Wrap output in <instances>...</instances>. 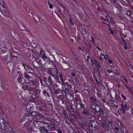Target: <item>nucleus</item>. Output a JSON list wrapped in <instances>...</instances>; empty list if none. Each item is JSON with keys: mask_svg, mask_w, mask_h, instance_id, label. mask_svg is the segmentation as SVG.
I'll list each match as a JSON object with an SVG mask.
<instances>
[{"mask_svg": "<svg viewBox=\"0 0 133 133\" xmlns=\"http://www.w3.org/2000/svg\"><path fill=\"white\" fill-rule=\"evenodd\" d=\"M28 84L30 86V87H29V86L26 84L22 86V88L24 90L34 91L35 88H37L39 84L38 80L34 79L28 82Z\"/></svg>", "mask_w": 133, "mask_h": 133, "instance_id": "f257e3e1", "label": "nucleus"}, {"mask_svg": "<svg viewBox=\"0 0 133 133\" xmlns=\"http://www.w3.org/2000/svg\"><path fill=\"white\" fill-rule=\"evenodd\" d=\"M18 26L19 28V29L21 31H28L27 29L26 28L24 24L22 23H20L18 24Z\"/></svg>", "mask_w": 133, "mask_h": 133, "instance_id": "f03ea898", "label": "nucleus"}, {"mask_svg": "<svg viewBox=\"0 0 133 133\" xmlns=\"http://www.w3.org/2000/svg\"><path fill=\"white\" fill-rule=\"evenodd\" d=\"M34 107L32 104H28L26 107V109L29 110V112L32 110Z\"/></svg>", "mask_w": 133, "mask_h": 133, "instance_id": "7ed1b4c3", "label": "nucleus"}, {"mask_svg": "<svg viewBox=\"0 0 133 133\" xmlns=\"http://www.w3.org/2000/svg\"><path fill=\"white\" fill-rule=\"evenodd\" d=\"M82 113L83 114L85 115L86 116H89L90 114V112L89 110L86 109L83 110Z\"/></svg>", "mask_w": 133, "mask_h": 133, "instance_id": "20e7f679", "label": "nucleus"}, {"mask_svg": "<svg viewBox=\"0 0 133 133\" xmlns=\"http://www.w3.org/2000/svg\"><path fill=\"white\" fill-rule=\"evenodd\" d=\"M10 54L12 57L16 58H17L19 56V54L15 51L11 52H10Z\"/></svg>", "mask_w": 133, "mask_h": 133, "instance_id": "39448f33", "label": "nucleus"}, {"mask_svg": "<svg viewBox=\"0 0 133 133\" xmlns=\"http://www.w3.org/2000/svg\"><path fill=\"white\" fill-rule=\"evenodd\" d=\"M38 113V112H37L36 111H32L29 112V111H28V114L29 115V116H32L33 117V119H34L36 115H37Z\"/></svg>", "mask_w": 133, "mask_h": 133, "instance_id": "423d86ee", "label": "nucleus"}, {"mask_svg": "<svg viewBox=\"0 0 133 133\" xmlns=\"http://www.w3.org/2000/svg\"><path fill=\"white\" fill-rule=\"evenodd\" d=\"M31 73L30 72H25L24 73V76L25 77L27 80L29 81V79L31 78V77L30 76L29 74V73Z\"/></svg>", "mask_w": 133, "mask_h": 133, "instance_id": "0eeeda50", "label": "nucleus"}, {"mask_svg": "<svg viewBox=\"0 0 133 133\" xmlns=\"http://www.w3.org/2000/svg\"><path fill=\"white\" fill-rule=\"evenodd\" d=\"M94 62L96 66L98 68V69L97 70V71H98L99 73L100 70L99 69L100 67L99 66V65L98 64V63L96 60H94Z\"/></svg>", "mask_w": 133, "mask_h": 133, "instance_id": "6e6552de", "label": "nucleus"}, {"mask_svg": "<svg viewBox=\"0 0 133 133\" xmlns=\"http://www.w3.org/2000/svg\"><path fill=\"white\" fill-rule=\"evenodd\" d=\"M23 77L22 76H20L18 77L17 78V82L18 83H21L22 85L23 84L24 82L22 80V78Z\"/></svg>", "mask_w": 133, "mask_h": 133, "instance_id": "1a4fd4ad", "label": "nucleus"}, {"mask_svg": "<svg viewBox=\"0 0 133 133\" xmlns=\"http://www.w3.org/2000/svg\"><path fill=\"white\" fill-rule=\"evenodd\" d=\"M2 14L4 16L6 17H10V16L8 15L7 13L4 11L3 10H0Z\"/></svg>", "mask_w": 133, "mask_h": 133, "instance_id": "9d476101", "label": "nucleus"}, {"mask_svg": "<svg viewBox=\"0 0 133 133\" xmlns=\"http://www.w3.org/2000/svg\"><path fill=\"white\" fill-rule=\"evenodd\" d=\"M6 50L7 49L5 47H2L0 48V53L1 54H3L6 51Z\"/></svg>", "mask_w": 133, "mask_h": 133, "instance_id": "9b49d317", "label": "nucleus"}, {"mask_svg": "<svg viewBox=\"0 0 133 133\" xmlns=\"http://www.w3.org/2000/svg\"><path fill=\"white\" fill-rule=\"evenodd\" d=\"M42 133H48V130L44 127H42L41 129Z\"/></svg>", "mask_w": 133, "mask_h": 133, "instance_id": "f8f14e48", "label": "nucleus"}, {"mask_svg": "<svg viewBox=\"0 0 133 133\" xmlns=\"http://www.w3.org/2000/svg\"><path fill=\"white\" fill-rule=\"evenodd\" d=\"M18 72H19L17 70H16L15 71H12V75L14 76L13 77H12L13 78H14V77H16L17 76V74H16V73H17Z\"/></svg>", "mask_w": 133, "mask_h": 133, "instance_id": "ddd939ff", "label": "nucleus"}, {"mask_svg": "<svg viewBox=\"0 0 133 133\" xmlns=\"http://www.w3.org/2000/svg\"><path fill=\"white\" fill-rule=\"evenodd\" d=\"M48 89H44L43 91V93L44 96H49V93L47 92Z\"/></svg>", "mask_w": 133, "mask_h": 133, "instance_id": "4468645a", "label": "nucleus"}, {"mask_svg": "<svg viewBox=\"0 0 133 133\" xmlns=\"http://www.w3.org/2000/svg\"><path fill=\"white\" fill-rule=\"evenodd\" d=\"M51 76H49L48 77V82L51 84L53 83V81L52 80V79Z\"/></svg>", "mask_w": 133, "mask_h": 133, "instance_id": "2eb2a0df", "label": "nucleus"}, {"mask_svg": "<svg viewBox=\"0 0 133 133\" xmlns=\"http://www.w3.org/2000/svg\"><path fill=\"white\" fill-rule=\"evenodd\" d=\"M124 107V108L127 111H128L129 110V109L128 107V104L127 102L125 103Z\"/></svg>", "mask_w": 133, "mask_h": 133, "instance_id": "dca6fc26", "label": "nucleus"}, {"mask_svg": "<svg viewBox=\"0 0 133 133\" xmlns=\"http://www.w3.org/2000/svg\"><path fill=\"white\" fill-rule=\"evenodd\" d=\"M98 113L99 112V115L101 117L104 116V113L102 109H100L97 112Z\"/></svg>", "mask_w": 133, "mask_h": 133, "instance_id": "f3484780", "label": "nucleus"}, {"mask_svg": "<svg viewBox=\"0 0 133 133\" xmlns=\"http://www.w3.org/2000/svg\"><path fill=\"white\" fill-rule=\"evenodd\" d=\"M48 73L50 76L53 77H55V75L52 72V70H49L48 71Z\"/></svg>", "mask_w": 133, "mask_h": 133, "instance_id": "a211bd4d", "label": "nucleus"}, {"mask_svg": "<svg viewBox=\"0 0 133 133\" xmlns=\"http://www.w3.org/2000/svg\"><path fill=\"white\" fill-rule=\"evenodd\" d=\"M106 122L104 120H103L101 123L102 127L103 128H104L106 126Z\"/></svg>", "mask_w": 133, "mask_h": 133, "instance_id": "6ab92c4d", "label": "nucleus"}, {"mask_svg": "<svg viewBox=\"0 0 133 133\" xmlns=\"http://www.w3.org/2000/svg\"><path fill=\"white\" fill-rule=\"evenodd\" d=\"M49 127L51 128H52V129H50V130H52V129L54 130L55 129V126L53 124L49 123L48 125Z\"/></svg>", "mask_w": 133, "mask_h": 133, "instance_id": "aec40b11", "label": "nucleus"}, {"mask_svg": "<svg viewBox=\"0 0 133 133\" xmlns=\"http://www.w3.org/2000/svg\"><path fill=\"white\" fill-rule=\"evenodd\" d=\"M39 113H38L37 115L35 117V119H36L37 120H39L41 118V116L39 115Z\"/></svg>", "mask_w": 133, "mask_h": 133, "instance_id": "412c9836", "label": "nucleus"}, {"mask_svg": "<svg viewBox=\"0 0 133 133\" xmlns=\"http://www.w3.org/2000/svg\"><path fill=\"white\" fill-rule=\"evenodd\" d=\"M79 106H80V108H79V109H84L85 108V106L83 104H82L81 103H79ZM77 106H78V105H77Z\"/></svg>", "mask_w": 133, "mask_h": 133, "instance_id": "4be33fe9", "label": "nucleus"}, {"mask_svg": "<svg viewBox=\"0 0 133 133\" xmlns=\"http://www.w3.org/2000/svg\"><path fill=\"white\" fill-rule=\"evenodd\" d=\"M8 55H7L6 56H4L3 57V60L4 61H6L8 60Z\"/></svg>", "mask_w": 133, "mask_h": 133, "instance_id": "5701e85b", "label": "nucleus"}, {"mask_svg": "<svg viewBox=\"0 0 133 133\" xmlns=\"http://www.w3.org/2000/svg\"><path fill=\"white\" fill-rule=\"evenodd\" d=\"M36 88H35V89ZM34 91L35 92V93H36V94H37L38 93V95H39V94L41 90L40 89H35V90H34Z\"/></svg>", "mask_w": 133, "mask_h": 133, "instance_id": "b1692460", "label": "nucleus"}, {"mask_svg": "<svg viewBox=\"0 0 133 133\" xmlns=\"http://www.w3.org/2000/svg\"><path fill=\"white\" fill-rule=\"evenodd\" d=\"M112 128L116 132H118L119 129L117 127L115 126H113Z\"/></svg>", "mask_w": 133, "mask_h": 133, "instance_id": "393cba45", "label": "nucleus"}, {"mask_svg": "<svg viewBox=\"0 0 133 133\" xmlns=\"http://www.w3.org/2000/svg\"><path fill=\"white\" fill-rule=\"evenodd\" d=\"M7 66L8 67H11V66H13V62H9L7 63Z\"/></svg>", "mask_w": 133, "mask_h": 133, "instance_id": "a878e982", "label": "nucleus"}, {"mask_svg": "<svg viewBox=\"0 0 133 133\" xmlns=\"http://www.w3.org/2000/svg\"><path fill=\"white\" fill-rule=\"evenodd\" d=\"M117 112L119 115H121L122 114V109H119L118 110Z\"/></svg>", "mask_w": 133, "mask_h": 133, "instance_id": "bb28decb", "label": "nucleus"}, {"mask_svg": "<svg viewBox=\"0 0 133 133\" xmlns=\"http://www.w3.org/2000/svg\"><path fill=\"white\" fill-rule=\"evenodd\" d=\"M40 55L41 56H42L43 55H44L45 54V52L43 50L40 51Z\"/></svg>", "mask_w": 133, "mask_h": 133, "instance_id": "cd10ccee", "label": "nucleus"}, {"mask_svg": "<svg viewBox=\"0 0 133 133\" xmlns=\"http://www.w3.org/2000/svg\"><path fill=\"white\" fill-rule=\"evenodd\" d=\"M8 129L10 131L13 132H14L13 129L10 127H9V128H8Z\"/></svg>", "mask_w": 133, "mask_h": 133, "instance_id": "c85d7f7f", "label": "nucleus"}, {"mask_svg": "<svg viewBox=\"0 0 133 133\" xmlns=\"http://www.w3.org/2000/svg\"><path fill=\"white\" fill-rule=\"evenodd\" d=\"M65 119L66 123H67L68 125H69V124L70 123L69 118H67Z\"/></svg>", "mask_w": 133, "mask_h": 133, "instance_id": "c756f323", "label": "nucleus"}, {"mask_svg": "<svg viewBox=\"0 0 133 133\" xmlns=\"http://www.w3.org/2000/svg\"><path fill=\"white\" fill-rule=\"evenodd\" d=\"M69 22H70L71 25L72 26H73L74 25V24L72 22V20L71 18H69Z\"/></svg>", "mask_w": 133, "mask_h": 133, "instance_id": "7c9ffc66", "label": "nucleus"}, {"mask_svg": "<svg viewBox=\"0 0 133 133\" xmlns=\"http://www.w3.org/2000/svg\"><path fill=\"white\" fill-rule=\"evenodd\" d=\"M48 3L49 6V8H50L52 9V5L51 3L50 2V1H48Z\"/></svg>", "mask_w": 133, "mask_h": 133, "instance_id": "2f4dec72", "label": "nucleus"}, {"mask_svg": "<svg viewBox=\"0 0 133 133\" xmlns=\"http://www.w3.org/2000/svg\"><path fill=\"white\" fill-rule=\"evenodd\" d=\"M62 116L63 117V118L65 119H66V118H67L66 117L67 116L65 113H63L62 114Z\"/></svg>", "mask_w": 133, "mask_h": 133, "instance_id": "473e14b6", "label": "nucleus"}, {"mask_svg": "<svg viewBox=\"0 0 133 133\" xmlns=\"http://www.w3.org/2000/svg\"><path fill=\"white\" fill-rule=\"evenodd\" d=\"M26 67L28 69L29 71H31L32 70V69L31 68L30 66L28 65H27L26 66Z\"/></svg>", "mask_w": 133, "mask_h": 133, "instance_id": "72a5a7b5", "label": "nucleus"}, {"mask_svg": "<svg viewBox=\"0 0 133 133\" xmlns=\"http://www.w3.org/2000/svg\"><path fill=\"white\" fill-rule=\"evenodd\" d=\"M59 77L61 80L63 79V75L61 73H59Z\"/></svg>", "mask_w": 133, "mask_h": 133, "instance_id": "f704fd0d", "label": "nucleus"}, {"mask_svg": "<svg viewBox=\"0 0 133 133\" xmlns=\"http://www.w3.org/2000/svg\"><path fill=\"white\" fill-rule=\"evenodd\" d=\"M26 55L28 57H30L31 56V54L29 52H27L26 54Z\"/></svg>", "mask_w": 133, "mask_h": 133, "instance_id": "c9c22d12", "label": "nucleus"}, {"mask_svg": "<svg viewBox=\"0 0 133 133\" xmlns=\"http://www.w3.org/2000/svg\"><path fill=\"white\" fill-rule=\"evenodd\" d=\"M131 12L129 11H127V14L128 15H131Z\"/></svg>", "mask_w": 133, "mask_h": 133, "instance_id": "e433bc0d", "label": "nucleus"}, {"mask_svg": "<svg viewBox=\"0 0 133 133\" xmlns=\"http://www.w3.org/2000/svg\"><path fill=\"white\" fill-rule=\"evenodd\" d=\"M107 18L108 21L109 22H111V21L112 22V18H111L110 17H107Z\"/></svg>", "mask_w": 133, "mask_h": 133, "instance_id": "4c0bfd02", "label": "nucleus"}, {"mask_svg": "<svg viewBox=\"0 0 133 133\" xmlns=\"http://www.w3.org/2000/svg\"><path fill=\"white\" fill-rule=\"evenodd\" d=\"M104 57H105L104 58H105V59L106 60H108V59H109L108 58L109 56H108V55H105V56Z\"/></svg>", "mask_w": 133, "mask_h": 133, "instance_id": "58836bf2", "label": "nucleus"}, {"mask_svg": "<svg viewBox=\"0 0 133 133\" xmlns=\"http://www.w3.org/2000/svg\"><path fill=\"white\" fill-rule=\"evenodd\" d=\"M82 32L84 34H87V32L85 29H82Z\"/></svg>", "mask_w": 133, "mask_h": 133, "instance_id": "ea45409f", "label": "nucleus"}, {"mask_svg": "<svg viewBox=\"0 0 133 133\" xmlns=\"http://www.w3.org/2000/svg\"><path fill=\"white\" fill-rule=\"evenodd\" d=\"M70 121L69 122L70 123H74V121L73 119L71 118H69Z\"/></svg>", "mask_w": 133, "mask_h": 133, "instance_id": "a19ab883", "label": "nucleus"}, {"mask_svg": "<svg viewBox=\"0 0 133 133\" xmlns=\"http://www.w3.org/2000/svg\"><path fill=\"white\" fill-rule=\"evenodd\" d=\"M109 27V30L111 32V33L112 34H113L114 33L112 31V30L110 28V26L109 25H108Z\"/></svg>", "mask_w": 133, "mask_h": 133, "instance_id": "79ce46f5", "label": "nucleus"}, {"mask_svg": "<svg viewBox=\"0 0 133 133\" xmlns=\"http://www.w3.org/2000/svg\"><path fill=\"white\" fill-rule=\"evenodd\" d=\"M100 56L101 58L102 59H104V58L105 56L103 54H101L100 55Z\"/></svg>", "mask_w": 133, "mask_h": 133, "instance_id": "37998d69", "label": "nucleus"}, {"mask_svg": "<svg viewBox=\"0 0 133 133\" xmlns=\"http://www.w3.org/2000/svg\"><path fill=\"white\" fill-rule=\"evenodd\" d=\"M78 125L80 126L82 128H83V124L81 123H79L78 124Z\"/></svg>", "mask_w": 133, "mask_h": 133, "instance_id": "c03bdc74", "label": "nucleus"}, {"mask_svg": "<svg viewBox=\"0 0 133 133\" xmlns=\"http://www.w3.org/2000/svg\"><path fill=\"white\" fill-rule=\"evenodd\" d=\"M115 74L117 75H119V73L117 70H116Z\"/></svg>", "mask_w": 133, "mask_h": 133, "instance_id": "a18cd8bd", "label": "nucleus"}, {"mask_svg": "<svg viewBox=\"0 0 133 133\" xmlns=\"http://www.w3.org/2000/svg\"><path fill=\"white\" fill-rule=\"evenodd\" d=\"M108 123L110 126H112V124L110 121H108Z\"/></svg>", "mask_w": 133, "mask_h": 133, "instance_id": "49530a36", "label": "nucleus"}, {"mask_svg": "<svg viewBox=\"0 0 133 133\" xmlns=\"http://www.w3.org/2000/svg\"><path fill=\"white\" fill-rule=\"evenodd\" d=\"M39 79L41 84L43 85V86H44V84H43V82L41 79L40 78H39Z\"/></svg>", "mask_w": 133, "mask_h": 133, "instance_id": "de8ad7c7", "label": "nucleus"}, {"mask_svg": "<svg viewBox=\"0 0 133 133\" xmlns=\"http://www.w3.org/2000/svg\"><path fill=\"white\" fill-rule=\"evenodd\" d=\"M121 96L124 99H127L126 97L125 96H124V95H123V94L121 95Z\"/></svg>", "mask_w": 133, "mask_h": 133, "instance_id": "09e8293b", "label": "nucleus"}, {"mask_svg": "<svg viewBox=\"0 0 133 133\" xmlns=\"http://www.w3.org/2000/svg\"><path fill=\"white\" fill-rule=\"evenodd\" d=\"M60 6H61L62 8L64 9L65 11V7L63 5H62L61 3H60Z\"/></svg>", "mask_w": 133, "mask_h": 133, "instance_id": "8fccbe9b", "label": "nucleus"}, {"mask_svg": "<svg viewBox=\"0 0 133 133\" xmlns=\"http://www.w3.org/2000/svg\"><path fill=\"white\" fill-rule=\"evenodd\" d=\"M94 111V113H96L97 112V109L96 108H94L92 109Z\"/></svg>", "mask_w": 133, "mask_h": 133, "instance_id": "3c124183", "label": "nucleus"}, {"mask_svg": "<svg viewBox=\"0 0 133 133\" xmlns=\"http://www.w3.org/2000/svg\"><path fill=\"white\" fill-rule=\"evenodd\" d=\"M42 58L45 59V58H47V57L45 55H43L42 56ZM44 60H45V59Z\"/></svg>", "mask_w": 133, "mask_h": 133, "instance_id": "603ef678", "label": "nucleus"}, {"mask_svg": "<svg viewBox=\"0 0 133 133\" xmlns=\"http://www.w3.org/2000/svg\"><path fill=\"white\" fill-rule=\"evenodd\" d=\"M125 108L122 109V114L124 113V114H125L126 113V111H125Z\"/></svg>", "mask_w": 133, "mask_h": 133, "instance_id": "864d4df0", "label": "nucleus"}, {"mask_svg": "<svg viewBox=\"0 0 133 133\" xmlns=\"http://www.w3.org/2000/svg\"><path fill=\"white\" fill-rule=\"evenodd\" d=\"M108 61L109 64H112L113 63V62L111 60L108 59Z\"/></svg>", "mask_w": 133, "mask_h": 133, "instance_id": "5fc2aeb1", "label": "nucleus"}, {"mask_svg": "<svg viewBox=\"0 0 133 133\" xmlns=\"http://www.w3.org/2000/svg\"><path fill=\"white\" fill-rule=\"evenodd\" d=\"M61 82L62 83V85L63 86V85H65V83H64V82L63 81V79L61 80Z\"/></svg>", "mask_w": 133, "mask_h": 133, "instance_id": "6e6d98bb", "label": "nucleus"}, {"mask_svg": "<svg viewBox=\"0 0 133 133\" xmlns=\"http://www.w3.org/2000/svg\"><path fill=\"white\" fill-rule=\"evenodd\" d=\"M122 42L124 43V44H126V43L125 42V40L122 37Z\"/></svg>", "mask_w": 133, "mask_h": 133, "instance_id": "4d7b16f0", "label": "nucleus"}, {"mask_svg": "<svg viewBox=\"0 0 133 133\" xmlns=\"http://www.w3.org/2000/svg\"><path fill=\"white\" fill-rule=\"evenodd\" d=\"M124 49H125L126 50L128 48H127V45L126 44H124Z\"/></svg>", "mask_w": 133, "mask_h": 133, "instance_id": "13d9d810", "label": "nucleus"}, {"mask_svg": "<svg viewBox=\"0 0 133 133\" xmlns=\"http://www.w3.org/2000/svg\"><path fill=\"white\" fill-rule=\"evenodd\" d=\"M53 65L54 66V67L55 68V69H57V67H56V65H55V64H53Z\"/></svg>", "mask_w": 133, "mask_h": 133, "instance_id": "bf43d9fd", "label": "nucleus"}, {"mask_svg": "<svg viewBox=\"0 0 133 133\" xmlns=\"http://www.w3.org/2000/svg\"><path fill=\"white\" fill-rule=\"evenodd\" d=\"M59 93V91L58 90H56L55 92V93L56 94H58Z\"/></svg>", "mask_w": 133, "mask_h": 133, "instance_id": "052dcab7", "label": "nucleus"}, {"mask_svg": "<svg viewBox=\"0 0 133 133\" xmlns=\"http://www.w3.org/2000/svg\"><path fill=\"white\" fill-rule=\"evenodd\" d=\"M123 78L127 82V83H128V81L126 78L124 77H123Z\"/></svg>", "mask_w": 133, "mask_h": 133, "instance_id": "680f3d73", "label": "nucleus"}, {"mask_svg": "<svg viewBox=\"0 0 133 133\" xmlns=\"http://www.w3.org/2000/svg\"><path fill=\"white\" fill-rule=\"evenodd\" d=\"M108 72L109 73H110L112 72V71L110 69H109L107 70Z\"/></svg>", "mask_w": 133, "mask_h": 133, "instance_id": "e2e57ef3", "label": "nucleus"}, {"mask_svg": "<svg viewBox=\"0 0 133 133\" xmlns=\"http://www.w3.org/2000/svg\"><path fill=\"white\" fill-rule=\"evenodd\" d=\"M66 88H65V90H63L62 89V90H60L61 91H64V92L65 93H66V92H67L66 91Z\"/></svg>", "mask_w": 133, "mask_h": 133, "instance_id": "0e129e2a", "label": "nucleus"}, {"mask_svg": "<svg viewBox=\"0 0 133 133\" xmlns=\"http://www.w3.org/2000/svg\"><path fill=\"white\" fill-rule=\"evenodd\" d=\"M121 106L122 107V109H124V105H123V104H121Z\"/></svg>", "mask_w": 133, "mask_h": 133, "instance_id": "69168bd1", "label": "nucleus"}, {"mask_svg": "<svg viewBox=\"0 0 133 133\" xmlns=\"http://www.w3.org/2000/svg\"><path fill=\"white\" fill-rule=\"evenodd\" d=\"M91 41L93 42V43H95V42H94V39L93 38L92 36H91Z\"/></svg>", "mask_w": 133, "mask_h": 133, "instance_id": "338daca9", "label": "nucleus"}, {"mask_svg": "<svg viewBox=\"0 0 133 133\" xmlns=\"http://www.w3.org/2000/svg\"><path fill=\"white\" fill-rule=\"evenodd\" d=\"M96 99L95 98H94L92 100L93 102L94 103H95V102H96Z\"/></svg>", "mask_w": 133, "mask_h": 133, "instance_id": "774afa93", "label": "nucleus"}]
</instances>
